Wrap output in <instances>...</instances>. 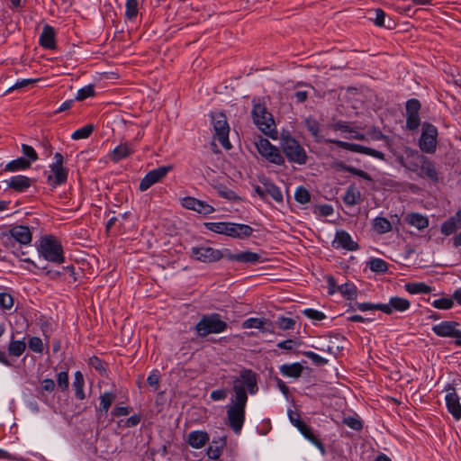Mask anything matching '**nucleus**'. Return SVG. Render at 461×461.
<instances>
[{"mask_svg": "<svg viewBox=\"0 0 461 461\" xmlns=\"http://www.w3.org/2000/svg\"><path fill=\"white\" fill-rule=\"evenodd\" d=\"M234 398L239 402H248V393L255 394L258 392L257 375L250 369H242L240 375L232 380Z\"/></svg>", "mask_w": 461, "mask_h": 461, "instance_id": "nucleus-1", "label": "nucleus"}, {"mask_svg": "<svg viewBox=\"0 0 461 461\" xmlns=\"http://www.w3.org/2000/svg\"><path fill=\"white\" fill-rule=\"evenodd\" d=\"M38 252L40 256L50 262L62 264L65 261L62 244L53 235H46L41 238Z\"/></svg>", "mask_w": 461, "mask_h": 461, "instance_id": "nucleus-2", "label": "nucleus"}, {"mask_svg": "<svg viewBox=\"0 0 461 461\" xmlns=\"http://www.w3.org/2000/svg\"><path fill=\"white\" fill-rule=\"evenodd\" d=\"M253 104L251 116L254 123L264 134L276 139L277 131L272 114L268 113L264 104L255 100Z\"/></svg>", "mask_w": 461, "mask_h": 461, "instance_id": "nucleus-3", "label": "nucleus"}, {"mask_svg": "<svg viewBox=\"0 0 461 461\" xmlns=\"http://www.w3.org/2000/svg\"><path fill=\"white\" fill-rule=\"evenodd\" d=\"M228 328L226 321H222L218 313L204 314L194 326L198 337L204 338L210 334H219Z\"/></svg>", "mask_w": 461, "mask_h": 461, "instance_id": "nucleus-4", "label": "nucleus"}, {"mask_svg": "<svg viewBox=\"0 0 461 461\" xmlns=\"http://www.w3.org/2000/svg\"><path fill=\"white\" fill-rule=\"evenodd\" d=\"M280 145L283 153L290 163L297 165L307 163V152L297 140L290 136L283 137Z\"/></svg>", "mask_w": 461, "mask_h": 461, "instance_id": "nucleus-5", "label": "nucleus"}, {"mask_svg": "<svg viewBox=\"0 0 461 461\" xmlns=\"http://www.w3.org/2000/svg\"><path fill=\"white\" fill-rule=\"evenodd\" d=\"M32 234L27 226L18 225L11 228L9 231L0 234L1 243L7 249H14L15 244L28 245L32 242Z\"/></svg>", "mask_w": 461, "mask_h": 461, "instance_id": "nucleus-6", "label": "nucleus"}, {"mask_svg": "<svg viewBox=\"0 0 461 461\" xmlns=\"http://www.w3.org/2000/svg\"><path fill=\"white\" fill-rule=\"evenodd\" d=\"M247 402L230 400L226 406L227 420L230 428L234 433L239 434L245 422Z\"/></svg>", "mask_w": 461, "mask_h": 461, "instance_id": "nucleus-7", "label": "nucleus"}, {"mask_svg": "<svg viewBox=\"0 0 461 461\" xmlns=\"http://www.w3.org/2000/svg\"><path fill=\"white\" fill-rule=\"evenodd\" d=\"M211 118L214 138L225 149H230L231 148L229 140L230 126L226 115L223 113H215L211 114Z\"/></svg>", "mask_w": 461, "mask_h": 461, "instance_id": "nucleus-8", "label": "nucleus"}, {"mask_svg": "<svg viewBox=\"0 0 461 461\" xmlns=\"http://www.w3.org/2000/svg\"><path fill=\"white\" fill-rule=\"evenodd\" d=\"M255 145L258 152L268 162L277 166L285 165V160L280 149L268 140L259 137Z\"/></svg>", "mask_w": 461, "mask_h": 461, "instance_id": "nucleus-9", "label": "nucleus"}, {"mask_svg": "<svg viewBox=\"0 0 461 461\" xmlns=\"http://www.w3.org/2000/svg\"><path fill=\"white\" fill-rule=\"evenodd\" d=\"M226 253L209 246H196L191 249V258L203 263H214L225 258Z\"/></svg>", "mask_w": 461, "mask_h": 461, "instance_id": "nucleus-10", "label": "nucleus"}, {"mask_svg": "<svg viewBox=\"0 0 461 461\" xmlns=\"http://www.w3.org/2000/svg\"><path fill=\"white\" fill-rule=\"evenodd\" d=\"M55 162L50 165L51 174L48 176V183L52 186L65 184L68 179V169L63 167V156L57 152L54 155Z\"/></svg>", "mask_w": 461, "mask_h": 461, "instance_id": "nucleus-11", "label": "nucleus"}, {"mask_svg": "<svg viewBox=\"0 0 461 461\" xmlns=\"http://www.w3.org/2000/svg\"><path fill=\"white\" fill-rule=\"evenodd\" d=\"M459 323L452 321H443L438 324L432 326V331L438 337L453 338L455 344L461 346V330L458 329Z\"/></svg>", "mask_w": 461, "mask_h": 461, "instance_id": "nucleus-12", "label": "nucleus"}, {"mask_svg": "<svg viewBox=\"0 0 461 461\" xmlns=\"http://www.w3.org/2000/svg\"><path fill=\"white\" fill-rule=\"evenodd\" d=\"M438 130L432 124H425L419 140V146L421 151L425 153H434L437 148Z\"/></svg>", "mask_w": 461, "mask_h": 461, "instance_id": "nucleus-13", "label": "nucleus"}, {"mask_svg": "<svg viewBox=\"0 0 461 461\" xmlns=\"http://www.w3.org/2000/svg\"><path fill=\"white\" fill-rule=\"evenodd\" d=\"M325 142L333 143V144H336L339 148H341V149H347V150H349L352 152L371 156V157L375 158L380 160L384 159V154L383 152L374 149H371V148H368V147H366V146H362L360 144L350 143V142H346V141H342V140H332V139H328L325 140Z\"/></svg>", "mask_w": 461, "mask_h": 461, "instance_id": "nucleus-14", "label": "nucleus"}, {"mask_svg": "<svg viewBox=\"0 0 461 461\" xmlns=\"http://www.w3.org/2000/svg\"><path fill=\"white\" fill-rule=\"evenodd\" d=\"M445 391L447 392L445 396L447 409L456 420H459L461 419V403L459 396L452 384H447Z\"/></svg>", "mask_w": 461, "mask_h": 461, "instance_id": "nucleus-15", "label": "nucleus"}, {"mask_svg": "<svg viewBox=\"0 0 461 461\" xmlns=\"http://www.w3.org/2000/svg\"><path fill=\"white\" fill-rule=\"evenodd\" d=\"M171 169L170 167H159L149 172L140 180L139 189L141 192L148 190L153 185L161 181Z\"/></svg>", "mask_w": 461, "mask_h": 461, "instance_id": "nucleus-16", "label": "nucleus"}, {"mask_svg": "<svg viewBox=\"0 0 461 461\" xmlns=\"http://www.w3.org/2000/svg\"><path fill=\"white\" fill-rule=\"evenodd\" d=\"M411 308V302L400 296L390 297L387 303H381L380 311L390 315L393 312H404Z\"/></svg>", "mask_w": 461, "mask_h": 461, "instance_id": "nucleus-17", "label": "nucleus"}, {"mask_svg": "<svg viewBox=\"0 0 461 461\" xmlns=\"http://www.w3.org/2000/svg\"><path fill=\"white\" fill-rule=\"evenodd\" d=\"M424 157L416 150L408 149L405 155L398 158V161L401 166L417 174Z\"/></svg>", "mask_w": 461, "mask_h": 461, "instance_id": "nucleus-18", "label": "nucleus"}, {"mask_svg": "<svg viewBox=\"0 0 461 461\" xmlns=\"http://www.w3.org/2000/svg\"><path fill=\"white\" fill-rule=\"evenodd\" d=\"M181 205L198 213L207 215L214 212L215 209L206 202L201 201L192 196H185L180 200Z\"/></svg>", "mask_w": 461, "mask_h": 461, "instance_id": "nucleus-19", "label": "nucleus"}, {"mask_svg": "<svg viewBox=\"0 0 461 461\" xmlns=\"http://www.w3.org/2000/svg\"><path fill=\"white\" fill-rule=\"evenodd\" d=\"M252 233L253 229L249 225L236 222H227L224 235L234 239L242 240L250 237Z\"/></svg>", "mask_w": 461, "mask_h": 461, "instance_id": "nucleus-20", "label": "nucleus"}, {"mask_svg": "<svg viewBox=\"0 0 461 461\" xmlns=\"http://www.w3.org/2000/svg\"><path fill=\"white\" fill-rule=\"evenodd\" d=\"M225 258L230 261L249 264H257L264 261L260 254L252 251H242L232 254L228 249H225Z\"/></svg>", "mask_w": 461, "mask_h": 461, "instance_id": "nucleus-21", "label": "nucleus"}, {"mask_svg": "<svg viewBox=\"0 0 461 461\" xmlns=\"http://www.w3.org/2000/svg\"><path fill=\"white\" fill-rule=\"evenodd\" d=\"M244 329H258L265 333H274L271 321L265 318H249L242 323Z\"/></svg>", "mask_w": 461, "mask_h": 461, "instance_id": "nucleus-22", "label": "nucleus"}, {"mask_svg": "<svg viewBox=\"0 0 461 461\" xmlns=\"http://www.w3.org/2000/svg\"><path fill=\"white\" fill-rule=\"evenodd\" d=\"M333 243L336 248H342L349 251L358 249V244L354 241L350 234L345 230L336 232Z\"/></svg>", "mask_w": 461, "mask_h": 461, "instance_id": "nucleus-23", "label": "nucleus"}, {"mask_svg": "<svg viewBox=\"0 0 461 461\" xmlns=\"http://www.w3.org/2000/svg\"><path fill=\"white\" fill-rule=\"evenodd\" d=\"M39 43L43 49L46 50L56 49V32L52 26L46 24L43 27L42 32L40 35Z\"/></svg>", "mask_w": 461, "mask_h": 461, "instance_id": "nucleus-24", "label": "nucleus"}, {"mask_svg": "<svg viewBox=\"0 0 461 461\" xmlns=\"http://www.w3.org/2000/svg\"><path fill=\"white\" fill-rule=\"evenodd\" d=\"M417 175L420 177L428 178L434 183L438 182V174L435 164L426 157H424Z\"/></svg>", "mask_w": 461, "mask_h": 461, "instance_id": "nucleus-25", "label": "nucleus"}, {"mask_svg": "<svg viewBox=\"0 0 461 461\" xmlns=\"http://www.w3.org/2000/svg\"><path fill=\"white\" fill-rule=\"evenodd\" d=\"M135 148L128 143L122 142L116 146L109 154L110 159L117 163L120 160L130 157L134 152Z\"/></svg>", "mask_w": 461, "mask_h": 461, "instance_id": "nucleus-26", "label": "nucleus"}, {"mask_svg": "<svg viewBox=\"0 0 461 461\" xmlns=\"http://www.w3.org/2000/svg\"><path fill=\"white\" fill-rule=\"evenodd\" d=\"M209 434L203 430H194L187 436V443L196 449L203 447L209 442Z\"/></svg>", "mask_w": 461, "mask_h": 461, "instance_id": "nucleus-27", "label": "nucleus"}, {"mask_svg": "<svg viewBox=\"0 0 461 461\" xmlns=\"http://www.w3.org/2000/svg\"><path fill=\"white\" fill-rule=\"evenodd\" d=\"M404 221L409 225L416 228L419 230H422L429 226L428 217L419 212H409L405 215Z\"/></svg>", "mask_w": 461, "mask_h": 461, "instance_id": "nucleus-28", "label": "nucleus"}, {"mask_svg": "<svg viewBox=\"0 0 461 461\" xmlns=\"http://www.w3.org/2000/svg\"><path fill=\"white\" fill-rule=\"evenodd\" d=\"M5 182L8 187L14 189L16 192H23L27 190L32 184V181L29 177L21 175L12 176Z\"/></svg>", "mask_w": 461, "mask_h": 461, "instance_id": "nucleus-29", "label": "nucleus"}, {"mask_svg": "<svg viewBox=\"0 0 461 461\" xmlns=\"http://www.w3.org/2000/svg\"><path fill=\"white\" fill-rule=\"evenodd\" d=\"M303 371L300 363L285 364L280 366V373L286 377L299 378Z\"/></svg>", "mask_w": 461, "mask_h": 461, "instance_id": "nucleus-30", "label": "nucleus"}, {"mask_svg": "<svg viewBox=\"0 0 461 461\" xmlns=\"http://www.w3.org/2000/svg\"><path fill=\"white\" fill-rule=\"evenodd\" d=\"M299 426L297 427L298 430L304 436L305 438H307L309 441H311L312 444H314L318 448H320L322 452H324V446L321 439H319L312 431L311 428L306 425L303 421L298 422Z\"/></svg>", "mask_w": 461, "mask_h": 461, "instance_id": "nucleus-31", "label": "nucleus"}, {"mask_svg": "<svg viewBox=\"0 0 461 461\" xmlns=\"http://www.w3.org/2000/svg\"><path fill=\"white\" fill-rule=\"evenodd\" d=\"M373 230L378 234H384L392 230L391 221L384 217H375L373 220Z\"/></svg>", "mask_w": 461, "mask_h": 461, "instance_id": "nucleus-32", "label": "nucleus"}, {"mask_svg": "<svg viewBox=\"0 0 461 461\" xmlns=\"http://www.w3.org/2000/svg\"><path fill=\"white\" fill-rule=\"evenodd\" d=\"M361 201V193L360 191L355 186V185H350L344 196H343V202L347 204V205H355L357 203H358L359 202Z\"/></svg>", "mask_w": 461, "mask_h": 461, "instance_id": "nucleus-33", "label": "nucleus"}, {"mask_svg": "<svg viewBox=\"0 0 461 461\" xmlns=\"http://www.w3.org/2000/svg\"><path fill=\"white\" fill-rule=\"evenodd\" d=\"M31 161L23 157H20L16 159L10 161L5 167V171L14 172L19 170H24L31 167Z\"/></svg>", "mask_w": 461, "mask_h": 461, "instance_id": "nucleus-34", "label": "nucleus"}, {"mask_svg": "<svg viewBox=\"0 0 461 461\" xmlns=\"http://www.w3.org/2000/svg\"><path fill=\"white\" fill-rule=\"evenodd\" d=\"M85 380L82 373L80 371H77L75 373L73 388L75 390V396L78 400H84L86 398L84 392Z\"/></svg>", "mask_w": 461, "mask_h": 461, "instance_id": "nucleus-35", "label": "nucleus"}, {"mask_svg": "<svg viewBox=\"0 0 461 461\" xmlns=\"http://www.w3.org/2000/svg\"><path fill=\"white\" fill-rule=\"evenodd\" d=\"M404 288L411 294H429L432 291L431 287L423 282L407 283V284H405Z\"/></svg>", "mask_w": 461, "mask_h": 461, "instance_id": "nucleus-36", "label": "nucleus"}, {"mask_svg": "<svg viewBox=\"0 0 461 461\" xmlns=\"http://www.w3.org/2000/svg\"><path fill=\"white\" fill-rule=\"evenodd\" d=\"M305 127L315 139L316 141H325L321 135H320V123L312 117H308L304 121Z\"/></svg>", "mask_w": 461, "mask_h": 461, "instance_id": "nucleus-37", "label": "nucleus"}, {"mask_svg": "<svg viewBox=\"0 0 461 461\" xmlns=\"http://www.w3.org/2000/svg\"><path fill=\"white\" fill-rule=\"evenodd\" d=\"M338 291L345 297L347 300H355L357 296V286L353 283H345L341 285H339Z\"/></svg>", "mask_w": 461, "mask_h": 461, "instance_id": "nucleus-38", "label": "nucleus"}, {"mask_svg": "<svg viewBox=\"0 0 461 461\" xmlns=\"http://www.w3.org/2000/svg\"><path fill=\"white\" fill-rule=\"evenodd\" d=\"M26 349V343L24 340H15L14 339H11L8 345V353L11 356L19 357L23 354Z\"/></svg>", "mask_w": 461, "mask_h": 461, "instance_id": "nucleus-39", "label": "nucleus"}, {"mask_svg": "<svg viewBox=\"0 0 461 461\" xmlns=\"http://www.w3.org/2000/svg\"><path fill=\"white\" fill-rule=\"evenodd\" d=\"M459 228H461V224L452 216L442 223L441 233L445 236H449L455 233Z\"/></svg>", "mask_w": 461, "mask_h": 461, "instance_id": "nucleus-40", "label": "nucleus"}, {"mask_svg": "<svg viewBox=\"0 0 461 461\" xmlns=\"http://www.w3.org/2000/svg\"><path fill=\"white\" fill-rule=\"evenodd\" d=\"M370 270L375 273H385L388 270V263L382 258H371L367 262Z\"/></svg>", "mask_w": 461, "mask_h": 461, "instance_id": "nucleus-41", "label": "nucleus"}, {"mask_svg": "<svg viewBox=\"0 0 461 461\" xmlns=\"http://www.w3.org/2000/svg\"><path fill=\"white\" fill-rule=\"evenodd\" d=\"M116 395L112 392H104L103 393L99 399H100V410L102 411L107 412L110 409L112 403L115 400Z\"/></svg>", "mask_w": 461, "mask_h": 461, "instance_id": "nucleus-42", "label": "nucleus"}, {"mask_svg": "<svg viewBox=\"0 0 461 461\" xmlns=\"http://www.w3.org/2000/svg\"><path fill=\"white\" fill-rule=\"evenodd\" d=\"M266 194L271 196L276 202H283V194L280 188L271 182L266 181Z\"/></svg>", "mask_w": 461, "mask_h": 461, "instance_id": "nucleus-43", "label": "nucleus"}, {"mask_svg": "<svg viewBox=\"0 0 461 461\" xmlns=\"http://www.w3.org/2000/svg\"><path fill=\"white\" fill-rule=\"evenodd\" d=\"M139 11L138 0H127L125 5V15L129 20L136 18Z\"/></svg>", "mask_w": 461, "mask_h": 461, "instance_id": "nucleus-44", "label": "nucleus"}, {"mask_svg": "<svg viewBox=\"0 0 461 461\" xmlns=\"http://www.w3.org/2000/svg\"><path fill=\"white\" fill-rule=\"evenodd\" d=\"M93 131H94V126L92 124H86V125L77 129V131H75L72 133L71 138L73 140L86 139L92 134Z\"/></svg>", "mask_w": 461, "mask_h": 461, "instance_id": "nucleus-45", "label": "nucleus"}, {"mask_svg": "<svg viewBox=\"0 0 461 461\" xmlns=\"http://www.w3.org/2000/svg\"><path fill=\"white\" fill-rule=\"evenodd\" d=\"M343 423L357 431L361 430L363 428V422L357 415L344 417Z\"/></svg>", "mask_w": 461, "mask_h": 461, "instance_id": "nucleus-46", "label": "nucleus"}, {"mask_svg": "<svg viewBox=\"0 0 461 461\" xmlns=\"http://www.w3.org/2000/svg\"><path fill=\"white\" fill-rule=\"evenodd\" d=\"M341 169L345 172L357 176L365 180H367L370 182L373 180L371 176L368 173H366V171H364L362 169L357 168L355 167L348 166V165H341Z\"/></svg>", "mask_w": 461, "mask_h": 461, "instance_id": "nucleus-47", "label": "nucleus"}, {"mask_svg": "<svg viewBox=\"0 0 461 461\" xmlns=\"http://www.w3.org/2000/svg\"><path fill=\"white\" fill-rule=\"evenodd\" d=\"M95 94V91L94 85H87L77 91L75 99L77 101H83L88 97L94 96Z\"/></svg>", "mask_w": 461, "mask_h": 461, "instance_id": "nucleus-48", "label": "nucleus"}, {"mask_svg": "<svg viewBox=\"0 0 461 461\" xmlns=\"http://www.w3.org/2000/svg\"><path fill=\"white\" fill-rule=\"evenodd\" d=\"M217 193L221 197L225 198L229 201H238L240 199V196L234 191L224 185H219L217 187Z\"/></svg>", "mask_w": 461, "mask_h": 461, "instance_id": "nucleus-49", "label": "nucleus"}, {"mask_svg": "<svg viewBox=\"0 0 461 461\" xmlns=\"http://www.w3.org/2000/svg\"><path fill=\"white\" fill-rule=\"evenodd\" d=\"M28 347L32 351L38 354H41L44 351V344L39 337H31L28 340Z\"/></svg>", "mask_w": 461, "mask_h": 461, "instance_id": "nucleus-50", "label": "nucleus"}, {"mask_svg": "<svg viewBox=\"0 0 461 461\" xmlns=\"http://www.w3.org/2000/svg\"><path fill=\"white\" fill-rule=\"evenodd\" d=\"M294 198L299 203L304 204L310 202L311 194L306 188L299 186L295 190Z\"/></svg>", "mask_w": 461, "mask_h": 461, "instance_id": "nucleus-51", "label": "nucleus"}, {"mask_svg": "<svg viewBox=\"0 0 461 461\" xmlns=\"http://www.w3.org/2000/svg\"><path fill=\"white\" fill-rule=\"evenodd\" d=\"M227 222L228 221L205 222L204 226L207 230L214 233L224 235L227 227Z\"/></svg>", "mask_w": 461, "mask_h": 461, "instance_id": "nucleus-52", "label": "nucleus"}, {"mask_svg": "<svg viewBox=\"0 0 461 461\" xmlns=\"http://www.w3.org/2000/svg\"><path fill=\"white\" fill-rule=\"evenodd\" d=\"M295 320L288 317H279L276 321L277 327L282 330H293L295 326Z\"/></svg>", "mask_w": 461, "mask_h": 461, "instance_id": "nucleus-53", "label": "nucleus"}, {"mask_svg": "<svg viewBox=\"0 0 461 461\" xmlns=\"http://www.w3.org/2000/svg\"><path fill=\"white\" fill-rule=\"evenodd\" d=\"M432 306L440 310L451 309L454 305V301L451 298H439L432 302Z\"/></svg>", "mask_w": 461, "mask_h": 461, "instance_id": "nucleus-54", "label": "nucleus"}, {"mask_svg": "<svg viewBox=\"0 0 461 461\" xmlns=\"http://www.w3.org/2000/svg\"><path fill=\"white\" fill-rule=\"evenodd\" d=\"M22 152L23 154V158H27V160H30L31 164L38 159L37 152L30 145L22 144Z\"/></svg>", "mask_w": 461, "mask_h": 461, "instance_id": "nucleus-55", "label": "nucleus"}, {"mask_svg": "<svg viewBox=\"0 0 461 461\" xmlns=\"http://www.w3.org/2000/svg\"><path fill=\"white\" fill-rule=\"evenodd\" d=\"M420 103L417 99H410L406 102V114H419Z\"/></svg>", "mask_w": 461, "mask_h": 461, "instance_id": "nucleus-56", "label": "nucleus"}, {"mask_svg": "<svg viewBox=\"0 0 461 461\" xmlns=\"http://www.w3.org/2000/svg\"><path fill=\"white\" fill-rule=\"evenodd\" d=\"M0 306L5 310H10L14 306V298L10 294L0 293Z\"/></svg>", "mask_w": 461, "mask_h": 461, "instance_id": "nucleus-57", "label": "nucleus"}, {"mask_svg": "<svg viewBox=\"0 0 461 461\" xmlns=\"http://www.w3.org/2000/svg\"><path fill=\"white\" fill-rule=\"evenodd\" d=\"M303 355L310 358L315 365L323 366L328 363V360L313 351H305Z\"/></svg>", "mask_w": 461, "mask_h": 461, "instance_id": "nucleus-58", "label": "nucleus"}, {"mask_svg": "<svg viewBox=\"0 0 461 461\" xmlns=\"http://www.w3.org/2000/svg\"><path fill=\"white\" fill-rule=\"evenodd\" d=\"M303 313L306 317L314 321H322L326 318L322 312L314 309H306L303 311Z\"/></svg>", "mask_w": 461, "mask_h": 461, "instance_id": "nucleus-59", "label": "nucleus"}, {"mask_svg": "<svg viewBox=\"0 0 461 461\" xmlns=\"http://www.w3.org/2000/svg\"><path fill=\"white\" fill-rule=\"evenodd\" d=\"M58 386L65 391L68 388V372H59L57 375Z\"/></svg>", "mask_w": 461, "mask_h": 461, "instance_id": "nucleus-60", "label": "nucleus"}, {"mask_svg": "<svg viewBox=\"0 0 461 461\" xmlns=\"http://www.w3.org/2000/svg\"><path fill=\"white\" fill-rule=\"evenodd\" d=\"M406 126L409 130H416L420 126L419 114H406Z\"/></svg>", "mask_w": 461, "mask_h": 461, "instance_id": "nucleus-61", "label": "nucleus"}, {"mask_svg": "<svg viewBox=\"0 0 461 461\" xmlns=\"http://www.w3.org/2000/svg\"><path fill=\"white\" fill-rule=\"evenodd\" d=\"M356 306L361 312H367L372 310L380 311L381 303H357Z\"/></svg>", "mask_w": 461, "mask_h": 461, "instance_id": "nucleus-62", "label": "nucleus"}, {"mask_svg": "<svg viewBox=\"0 0 461 461\" xmlns=\"http://www.w3.org/2000/svg\"><path fill=\"white\" fill-rule=\"evenodd\" d=\"M147 384L154 387V389H158V384H159V374L158 371H152L148 378H147Z\"/></svg>", "mask_w": 461, "mask_h": 461, "instance_id": "nucleus-63", "label": "nucleus"}, {"mask_svg": "<svg viewBox=\"0 0 461 461\" xmlns=\"http://www.w3.org/2000/svg\"><path fill=\"white\" fill-rule=\"evenodd\" d=\"M212 401H221L227 397V391L225 389L214 390L210 395Z\"/></svg>", "mask_w": 461, "mask_h": 461, "instance_id": "nucleus-64", "label": "nucleus"}]
</instances>
